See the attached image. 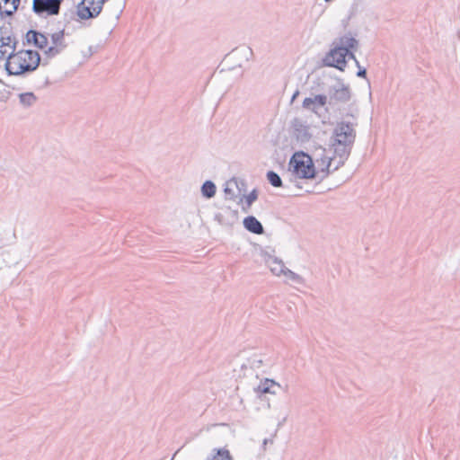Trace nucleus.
I'll return each instance as SVG.
<instances>
[{
    "mask_svg": "<svg viewBox=\"0 0 460 460\" xmlns=\"http://www.w3.org/2000/svg\"><path fill=\"white\" fill-rule=\"evenodd\" d=\"M356 124L349 121H340L333 128L331 137V146L339 161L333 171L342 166L349 158L356 139Z\"/></svg>",
    "mask_w": 460,
    "mask_h": 460,
    "instance_id": "1",
    "label": "nucleus"
},
{
    "mask_svg": "<svg viewBox=\"0 0 460 460\" xmlns=\"http://www.w3.org/2000/svg\"><path fill=\"white\" fill-rule=\"evenodd\" d=\"M40 63V55L37 50L20 49L10 52L4 67L8 75H22L35 71Z\"/></svg>",
    "mask_w": 460,
    "mask_h": 460,
    "instance_id": "2",
    "label": "nucleus"
},
{
    "mask_svg": "<svg viewBox=\"0 0 460 460\" xmlns=\"http://www.w3.org/2000/svg\"><path fill=\"white\" fill-rule=\"evenodd\" d=\"M288 170L291 172L289 175V182L295 183L301 188L296 182L297 179H314L317 177V170L313 162L312 156L303 151L296 152L288 163Z\"/></svg>",
    "mask_w": 460,
    "mask_h": 460,
    "instance_id": "3",
    "label": "nucleus"
},
{
    "mask_svg": "<svg viewBox=\"0 0 460 460\" xmlns=\"http://www.w3.org/2000/svg\"><path fill=\"white\" fill-rule=\"evenodd\" d=\"M234 374L238 382L236 392L240 398L241 396L246 395L249 389L254 390V385L261 379L259 373H256L250 366L241 360V358L234 368Z\"/></svg>",
    "mask_w": 460,
    "mask_h": 460,
    "instance_id": "4",
    "label": "nucleus"
},
{
    "mask_svg": "<svg viewBox=\"0 0 460 460\" xmlns=\"http://www.w3.org/2000/svg\"><path fill=\"white\" fill-rule=\"evenodd\" d=\"M283 392V387L273 379L261 378L258 384L254 385V390L249 389L246 395L241 396L240 402L257 399L261 401H270L272 399L271 396L279 394Z\"/></svg>",
    "mask_w": 460,
    "mask_h": 460,
    "instance_id": "5",
    "label": "nucleus"
},
{
    "mask_svg": "<svg viewBox=\"0 0 460 460\" xmlns=\"http://www.w3.org/2000/svg\"><path fill=\"white\" fill-rule=\"evenodd\" d=\"M109 0H82L77 4L76 12L70 11L64 13V21L68 23L77 15L82 20L97 17L102 10L103 4Z\"/></svg>",
    "mask_w": 460,
    "mask_h": 460,
    "instance_id": "6",
    "label": "nucleus"
},
{
    "mask_svg": "<svg viewBox=\"0 0 460 460\" xmlns=\"http://www.w3.org/2000/svg\"><path fill=\"white\" fill-rule=\"evenodd\" d=\"M63 0H32V12L40 17L58 15Z\"/></svg>",
    "mask_w": 460,
    "mask_h": 460,
    "instance_id": "7",
    "label": "nucleus"
},
{
    "mask_svg": "<svg viewBox=\"0 0 460 460\" xmlns=\"http://www.w3.org/2000/svg\"><path fill=\"white\" fill-rule=\"evenodd\" d=\"M329 104L346 103L351 98V93L349 85H346L341 80L332 85L328 90Z\"/></svg>",
    "mask_w": 460,
    "mask_h": 460,
    "instance_id": "8",
    "label": "nucleus"
},
{
    "mask_svg": "<svg viewBox=\"0 0 460 460\" xmlns=\"http://www.w3.org/2000/svg\"><path fill=\"white\" fill-rule=\"evenodd\" d=\"M346 49L332 47L323 58L325 66L336 67L341 71H344L346 61Z\"/></svg>",
    "mask_w": 460,
    "mask_h": 460,
    "instance_id": "9",
    "label": "nucleus"
},
{
    "mask_svg": "<svg viewBox=\"0 0 460 460\" xmlns=\"http://www.w3.org/2000/svg\"><path fill=\"white\" fill-rule=\"evenodd\" d=\"M291 128L296 140L301 143L308 142L312 137L310 127L305 121L299 118L293 119L291 121Z\"/></svg>",
    "mask_w": 460,
    "mask_h": 460,
    "instance_id": "10",
    "label": "nucleus"
},
{
    "mask_svg": "<svg viewBox=\"0 0 460 460\" xmlns=\"http://www.w3.org/2000/svg\"><path fill=\"white\" fill-rule=\"evenodd\" d=\"M32 44L40 49H45L49 44L48 37L36 30H29L25 34L23 45Z\"/></svg>",
    "mask_w": 460,
    "mask_h": 460,
    "instance_id": "11",
    "label": "nucleus"
},
{
    "mask_svg": "<svg viewBox=\"0 0 460 460\" xmlns=\"http://www.w3.org/2000/svg\"><path fill=\"white\" fill-rule=\"evenodd\" d=\"M241 360L250 366L256 373H259L260 376L263 372L262 367L265 364L261 354L252 353L248 356L246 353H243L241 355Z\"/></svg>",
    "mask_w": 460,
    "mask_h": 460,
    "instance_id": "12",
    "label": "nucleus"
},
{
    "mask_svg": "<svg viewBox=\"0 0 460 460\" xmlns=\"http://www.w3.org/2000/svg\"><path fill=\"white\" fill-rule=\"evenodd\" d=\"M358 40H356L350 32L335 39L332 41V47L344 48L347 50L357 49L358 48Z\"/></svg>",
    "mask_w": 460,
    "mask_h": 460,
    "instance_id": "13",
    "label": "nucleus"
},
{
    "mask_svg": "<svg viewBox=\"0 0 460 460\" xmlns=\"http://www.w3.org/2000/svg\"><path fill=\"white\" fill-rule=\"evenodd\" d=\"M253 55V52L251 48L247 46H243L240 48H236L230 54V58L235 60L237 62L238 66H242L243 62H248Z\"/></svg>",
    "mask_w": 460,
    "mask_h": 460,
    "instance_id": "14",
    "label": "nucleus"
},
{
    "mask_svg": "<svg viewBox=\"0 0 460 460\" xmlns=\"http://www.w3.org/2000/svg\"><path fill=\"white\" fill-rule=\"evenodd\" d=\"M263 256L266 265L274 275L279 276L286 270L287 267L280 259L270 255L268 252H265Z\"/></svg>",
    "mask_w": 460,
    "mask_h": 460,
    "instance_id": "15",
    "label": "nucleus"
},
{
    "mask_svg": "<svg viewBox=\"0 0 460 460\" xmlns=\"http://www.w3.org/2000/svg\"><path fill=\"white\" fill-rule=\"evenodd\" d=\"M332 158L326 155H322L320 158L315 159L317 168V177L320 181L325 179L330 173V167L332 165Z\"/></svg>",
    "mask_w": 460,
    "mask_h": 460,
    "instance_id": "16",
    "label": "nucleus"
},
{
    "mask_svg": "<svg viewBox=\"0 0 460 460\" xmlns=\"http://www.w3.org/2000/svg\"><path fill=\"white\" fill-rule=\"evenodd\" d=\"M243 226L244 228L255 234H262L264 233V228L261 223L253 216H248L243 219Z\"/></svg>",
    "mask_w": 460,
    "mask_h": 460,
    "instance_id": "17",
    "label": "nucleus"
},
{
    "mask_svg": "<svg viewBox=\"0 0 460 460\" xmlns=\"http://www.w3.org/2000/svg\"><path fill=\"white\" fill-rule=\"evenodd\" d=\"M7 30V28H1V37H0V61L1 60H7V56L10 53V49H8L7 45L11 43L10 35H7L4 31Z\"/></svg>",
    "mask_w": 460,
    "mask_h": 460,
    "instance_id": "18",
    "label": "nucleus"
},
{
    "mask_svg": "<svg viewBox=\"0 0 460 460\" xmlns=\"http://www.w3.org/2000/svg\"><path fill=\"white\" fill-rule=\"evenodd\" d=\"M20 0H0V14L12 16L17 10Z\"/></svg>",
    "mask_w": 460,
    "mask_h": 460,
    "instance_id": "19",
    "label": "nucleus"
},
{
    "mask_svg": "<svg viewBox=\"0 0 460 460\" xmlns=\"http://www.w3.org/2000/svg\"><path fill=\"white\" fill-rule=\"evenodd\" d=\"M20 103L24 108H30L33 106L37 102V96L31 93H22L18 95Z\"/></svg>",
    "mask_w": 460,
    "mask_h": 460,
    "instance_id": "20",
    "label": "nucleus"
},
{
    "mask_svg": "<svg viewBox=\"0 0 460 460\" xmlns=\"http://www.w3.org/2000/svg\"><path fill=\"white\" fill-rule=\"evenodd\" d=\"M217 190L216 184L211 181H206L201 186V193L203 197L211 199L215 196Z\"/></svg>",
    "mask_w": 460,
    "mask_h": 460,
    "instance_id": "21",
    "label": "nucleus"
},
{
    "mask_svg": "<svg viewBox=\"0 0 460 460\" xmlns=\"http://www.w3.org/2000/svg\"><path fill=\"white\" fill-rule=\"evenodd\" d=\"M233 187H236L239 189V181L236 178H232L228 181H226V186L224 188V192L226 195L229 196L228 199L231 200H234L236 195L233 190Z\"/></svg>",
    "mask_w": 460,
    "mask_h": 460,
    "instance_id": "22",
    "label": "nucleus"
},
{
    "mask_svg": "<svg viewBox=\"0 0 460 460\" xmlns=\"http://www.w3.org/2000/svg\"><path fill=\"white\" fill-rule=\"evenodd\" d=\"M65 37V29H62L57 32L51 34V42L53 46H58L62 49L66 48V44L64 40Z\"/></svg>",
    "mask_w": 460,
    "mask_h": 460,
    "instance_id": "23",
    "label": "nucleus"
},
{
    "mask_svg": "<svg viewBox=\"0 0 460 460\" xmlns=\"http://www.w3.org/2000/svg\"><path fill=\"white\" fill-rule=\"evenodd\" d=\"M258 199V191L256 190H252L248 195H243L240 199V202L243 201V199H245V206L243 207V210L244 212H248V209L251 208L252 203Z\"/></svg>",
    "mask_w": 460,
    "mask_h": 460,
    "instance_id": "24",
    "label": "nucleus"
},
{
    "mask_svg": "<svg viewBox=\"0 0 460 460\" xmlns=\"http://www.w3.org/2000/svg\"><path fill=\"white\" fill-rule=\"evenodd\" d=\"M267 180L269 182L276 188H279L283 186L282 180L280 176L274 171H269L266 174Z\"/></svg>",
    "mask_w": 460,
    "mask_h": 460,
    "instance_id": "25",
    "label": "nucleus"
},
{
    "mask_svg": "<svg viewBox=\"0 0 460 460\" xmlns=\"http://www.w3.org/2000/svg\"><path fill=\"white\" fill-rule=\"evenodd\" d=\"M282 274L286 276L288 279L296 282V284L304 283V279L300 275L295 273L294 271L290 270L288 268H286Z\"/></svg>",
    "mask_w": 460,
    "mask_h": 460,
    "instance_id": "26",
    "label": "nucleus"
},
{
    "mask_svg": "<svg viewBox=\"0 0 460 460\" xmlns=\"http://www.w3.org/2000/svg\"><path fill=\"white\" fill-rule=\"evenodd\" d=\"M64 49H65L52 45L45 49L44 54L47 58H53L59 55Z\"/></svg>",
    "mask_w": 460,
    "mask_h": 460,
    "instance_id": "27",
    "label": "nucleus"
},
{
    "mask_svg": "<svg viewBox=\"0 0 460 460\" xmlns=\"http://www.w3.org/2000/svg\"><path fill=\"white\" fill-rule=\"evenodd\" d=\"M209 460H232L229 451L226 449H218L217 456H214Z\"/></svg>",
    "mask_w": 460,
    "mask_h": 460,
    "instance_id": "28",
    "label": "nucleus"
},
{
    "mask_svg": "<svg viewBox=\"0 0 460 460\" xmlns=\"http://www.w3.org/2000/svg\"><path fill=\"white\" fill-rule=\"evenodd\" d=\"M328 98L324 94H317L314 97V102L315 105L320 107H323L327 103Z\"/></svg>",
    "mask_w": 460,
    "mask_h": 460,
    "instance_id": "29",
    "label": "nucleus"
},
{
    "mask_svg": "<svg viewBox=\"0 0 460 460\" xmlns=\"http://www.w3.org/2000/svg\"><path fill=\"white\" fill-rule=\"evenodd\" d=\"M303 107L312 111H315V102H314V98H305L303 101Z\"/></svg>",
    "mask_w": 460,
    "mask_h": 460,
    "instance_id": "30",
    "label": "nucleus"
},
{
    "mask_svg": "<svg viewBox=\"0 0 460 460\" xmlns=\"http://www.w3.org/2000/svg\"><path fill=\"white\" fill-rule=\"evenodd\" d=\"M10 39H11V43H9V45H7L8 49H10V52H17V44H18V40L17 39L14 37V36H12L10 35Z\"/></svg>",
    "mask_w": 460,
    "mask_h": 460,
    "instance_id": "31",
    "label": "nucleus"
},
{
    "mask_svg": "<svg viewBox=\"0 0 460 460\" xmlns=\"http://www.w3.org/2000/svg\"><path fill=\"white\" fill-rule=\"evenodd\" d=\"M288 414L287 412L283 413L281 416L277 417L278 420V428L281 427L285 421L287 420Z\"/></svg>",
    "mask_w": 460,
    "mask_h": 460,
    "instance_id": "32",
    "label": "nucleus"
},
{
    "mask_svg": "<svg viewBox=\"0 0 460 460\" xmlns=\"http://www.w3.org/2000/svg\"><path fill=\"white\" fill-rule=\"evenodd\" d=\"M357 76L366 78L367 76V69L365 67H359L357 72Z\"/></svg>",
    "mask_w": 460,
    "mask_h": 460,
    "instance_id": "33",
    "label": "nucleus"
},
{
    "mask_svg": "<svg viewBox=\"0 0 460 460\" xmlns=\"http://www.w3.org/2000/svg\"><path fill=\"white\" fill-rule=\"evenodd\" d=\"M353 49L347 50L346 58L356 60V56L352 51Z\"/></svg>",
    "mask_w": 460,
    "mask_h": 460,
    "instance_id": "34",
    "label": "nucleus"
},
{
    "mask_svg": "<svg viewBox=\"0 0 460 460\" xmlns=\"http://www.w3.org/2000/svg\"><path fill=\"white\" fill-rule=\"evenodd\" d=\"M268 443H270L272 444L273 443V439H269V438H265L262 442V447H263V449L265 450L266 449V446L268 445Z\"/></svg>",
    "mask_w": 460,
    "mask_h": 460,
    "instance_id": "35",
    "label": "nucleus"
},
{
    "mask_svg": "<svg viewBox=\"0 0 460 460\" xmlns=\"http://www.w3.org/2000/svg\"><path fill=\"white\" fill-rule=\"evenodd\" d=\"M226 209L229 213L233 214V216H234V217H237V214H238L237 210L231 209V208H230V207H227Z\"/></svg>",
    "mask_w": 460,
    "mask_h": 460,
    "instance_id": "36",
    "label": "nucleus"
},
{
    "mask_svg": "<svg viewBox=\"0 0 460 460\" xmlns=\"http://www.w3.org/2000/svg\"><path fill=\"white\" fill-rule=\"evenodd\" d=\"M299 91L296 90L294 94L292 95L291 102H294V100L298 96Z\"/></svg>",
    "mask_w": 460,
    "mask_h": 460,
    "instance_id": "37",
    "label": "nucleus"
},
{
    "mask_svg": "<svg viewBox=\"0 0 460 460\" xmlns=\"http://www.w3.org/2000/svg\"><path fill=\"white\" fill-rule=\"evenodd\" d=\"M354 62H355V65H356V66H357L358 68L362 67V66H360V64H359V62H358V59L354 60Z\"/></svg>",
    "mask_w": 460,
    "mask_h": 460,
    "instance_id": "38",
    "label": "nucleus"
},
{
    "mask_svg": "<svg viewBox=\"0 0 460 460\" xmlns=\"http://www.w3.org/2000/svg\"><path fill=\"white\" fill-rule=\"evenodd\" d=\"M221 217H222V214H217V215H216V218H217L219 222H221Z\"/></svg>",
    "mask_w": 460,
    "mask_h": 460,
    "instance_id": "39",
    "label": "nucleus"
},
{
    "mask_svg": "<svg viewBox=\"0 0 460 460\" xmlns=\"http://www.w3.org/2000/svg\"><path fill=\"white\" fill-rule=\"evenodd\" d=\"M332 1H333V0H324V2H325V3H327V4H330V3H332Z\"/></svg>",
    "mask_w": 460,
    "mask_h": 460,
    "instance_id": "40",
    "label": "nucleus"
},
{
    "mask_svg": "<svg viewBox=\"0 0 460 460\" xmlns=\"http://www.w3.org/2000/svg\"><path fill=\"white\" fill-rule=\"evenodd\" d=\"M322 153L324 154L325 153V149H321Z\"/></svg>",
    "mask_w": 460,
    "mask_h": 460,
    "instance_id": "41",
    "label": "nucleus"
},
{
    "mask_svg": "<svg viewBox=\"0 0 460 460\" xmlns=\"http://www.w3.org/2000/svg\"><path fill=\"white\" fill-rule=\"evenodd\" d=\"M173 459H174V456L171 460H173Z\"/></svg>",
    "mask_w": 460,
    "mask_h": 460,
    "instance_id": "42",
    "label": "nucleus"
}]
</instances>
